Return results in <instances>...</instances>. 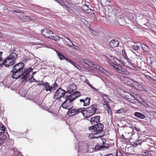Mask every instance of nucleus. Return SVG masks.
I'll return each mask as SVG.
<instances>
[{"instance_id": "nucleus-1", "label": "nucleus", "mask_w": 156, "mask_h": 156, "mask_svg": "<svg viewBox=\"0 0 156 156\" xmlns=\"http://www.w3.org/2000/svg\"><path fill=\"white\" fill-rule=\"evenodd\" d=\"M24 64L23 62H19L13 68L11 72L13 73L12 77L17 79L21 76L23 81H28L32 78L33 76L30 74L33 69L30 67L28 69L24 68Z\"/></svg>"}, {"instance_id": "nucleus-2", "label": "nucleus", "mask_w": 156, "mask_h": 156, "mask_svg": "<svg viewBox=\"0 0 156 156\" xmlns=\"http://www.w3.org/2000/svg\"><path fill=\"white\" fill-rule=\"evenodd\" d=\"M104 125L101 123L94 125L89 127V129L93 132V138H100L104 136L105 132L103 130Z\"/></svg>"}, {"instance_id": "nucleus-3", "label": "nucleus", "mask_w": 156, "mask_h": 156, "mask_svg": "<svg viewBox=\"0 0 156 156\" xmlns=\"http://www.w3.org/2000/svg\"><path fill=\"white\" fill-rule=\"evenodd\" d=\"M66 100L63 102L62 106L63 108L67 109H70L73 108V101L68 95H65Z\"/></svg>"}, {"instance_id": "nucleus-4", "label": "nucleus", "mask_w": 156, "mask_h": 156, "mask_svg": "<svg viewBox=\"0 0 156 156\" xmlns=\"http://www.w3.org/2000/svg\"><path fill=\"white\" fill-rule=\"evenodd\" d=\"M97 105H92L89 107L85 109V115L84 117H88L94 114L96 112L97 110Z\"/></svg>"}, {"instance_id": "nucleus-5", "label": "nucleus", "mask_w": 156, "mask_h": 156, "mask_svg": "<svg viewBox=\"0 0 156 156\" xmlns=\"http://www.w3.org/2000/svg\"><path fill=\"white\" fill-rule=\"evenodd\" d=\"M66 94L65 91L60 87L56 90L54 96V98L56 100H58L64 97Z\"/></svg>"}, {"instance_id": "nucleus-6", "label": "nucleus", "mask_w": 156, "mask_h": 156, "mask_svg": "<svg viewBox=\"0 0 156 156\" xmlns=\"http://www.w3.org/2000/svg\"><path fill=\"white\" fill-rule=\"evenodd\" d=\"M114 65H112L114 69L119 73L122 75H127L129 74V73L124 68L117 66L115 64H114Z\"/></svg>"}, {"instance_id": "nucleus-7", "label": "nucleus", "mask_w": 156, "mask_h": 156, "mask_svg": "<svg viewBox=\"0 0 156 156\" xmlns=\"http://www.w3.org/2000/svg\"><path fill=\"white\" fill-rule=\"evenodd\" d=\"M131 84L134 88L139 91H142L143 90V87L142 85L133 79H129Z\"/></svg>"}, {"instance_id": "nucleus-8", "label": "nucleus", "mask_w": 156, "mask_h": 156, "mask_svg": "<svg viewBox=\"0 0 156 156\" xmlns=\"http://www.w3.org/2000/svg\"><path fill=\"white\" fill-rule=\"evenodd\" d=\"M12 61L9 57L8 56L4 61H2V64L5 66L9 67L10 66H12L14 64L15 62Z\"/></svg>"}, {"instance_id": "nucleus-9", "label": "nucleus", "mask_w": 156, "mask_h": 156, "mask_svg": "<svg viewBox=\"0 0 156 156\" xmlns=\"http://www.w3.org/2000/svg\"><path fill=\"white\" fill-rule=\"evenodd\" d=\"M100 117L99 116H94L90 119V122L92 125H96L100 122Z\"/></svg>"}, {"instance_id": "nucleus-10", "label": "nucleus", "mask_w": 156, "mask_h": 156, "mask_svg": "<svg viewBox=\"0 0 156 156\" xmlns=\"http://www.w3.org/2000/svg\"><path fill=\"white\" fill-rule=\"evenodd\" d=\"M109 44L111 48H115L119 46V41L117 39H113L109 42Z\"/></svg>"}, {"instance_id": "nucleus-11", "label": "nucleus", "mask_w": 156, "mask_h": 156, "mask_svg": "<svg viewBox=\"0 0 156 156\" xmlns=\"http://www.w3.org/2000/svg\"><path fill=\"white\" fill-rule=\"evenodd\" d=\"M50 37H47V38H49L53 39L55 41L59 40H60L59 37L56 34L52 31H51L49 34V36Z\"/></svg>"}, {"instance_id": "nucleus-12", "label": "nucleus", "mask_w": 156, "mask_h": 156, "mask_svg": "<svg viewBox=\"0 0 156 156\" xmlns=\"http://www.w3.org/2000/svg\"><path fill=\"white\" fill-rule=\"evenodd\" d=\"M73 100L81 96V93L79 91L75 92L73 94L68 95Z\"/></svg>"}, {"instance_id": "nucleus-13", "label": "nucleus", "mask_w": 156, "mask_h": 156, "mask_svg": "<svg viewBox=\"0 0 156 156\" xmlns=\"http://www.w3.org/2000/svg\"><path fill=\"white\" fill-rule=\"evenodd\" d=\"M108 58L109 60L115 63V64H117L118 65H120V61L116 57L109 55L108 56ZM113 65H114V64Z\"/></svg>"}, {"instance_id": "nucleus-14", "label": "nucleus", "mask_w": 156, "mask_h": 156, "mask_svg": "<svg viewBox=\"0 0 156 156\" xmlns=\"http://www.w3.org/2000/svg\"><path fill=\"white\" fill-rule=\"evenodd\" d=\"M51 31L48 28H44L41 31V33L43 35L46 37H50L49 34Z\"/></svg>"}, {"instance_id": "nucleus-15", "label": "nucleus", "mask_w": 156, "mask_h": 156, "mask_svg": "<svg viewBox=\"0 0 156 156\" xmlns=\"http://www.w3.org/2000/svg\"><path fill=\"white\" fill-rule=\"evenodd\" d=\"M43 86L44 87L46 91H49L50 93L52 91V88L51 87L49 83L48 82L44 83Z\"/></svg>"}, {"instance_id": "nucleus-16", "label": "nucleus", "mask_w": 156, "mask_h": 156, "mask_svg": "<svg viewBox=\"0 0 156 156\" xmlns=\"http://www.w3.org/2000/svg\"><path fill=\"white\" fill-rule=\"evenodd\" d=\"M77 89L76 85L75 84H73L70 85V89L67 90L66 93L68 92L69 94H72V93L74 92V91L76 90Z\"/></svg>"}, {"instance_id": "nucleus-17", "label": "nucleus", "mask_w": 156, "mask_h": 156, "mask_svg": "<svg viewBox=\"0 0 156 156\" xmlns=\"http://www.w3.org/2000/svg\"><path fill=\"white\" fill-rule=\"evenodd\" d=\"M107 148V147L105 146V145L103 146L100 145L99 144H97L95 147L94 150L95 151H97L99 150H101V149H102V150H105Z\"/></svg>"}, {"instance_id": "nucleus-18", "label": "nucleus", "mask_w": 156, "mask_h": 156, "mask_svg": "<svg viewBox=\"0 0 156 156\" xmlns=\"http://www.w3.org/2000/svg\"><path fill=\"white\" fill-rule=\"evenodd\" d=\"M148 20L145 18H143L141 19V23L144 27H148V25L149 24L148 23Z\"/></svg>"}, {"instance_id": "nucleus-19", "label": "nucleus", "mask_w": 156, "mask_h": 156, "mask_svg": "<svg viewBox=\"0 0 156 156\" xmlns=\"http://www.w3.org/2000/svg\"><path fill=\"white\" fill-rule=\"evenodd\" d=\"M9 57L11 58L12 61L15 62L16 58L17 57V55L14 52L12 53L8 56Z\"/></svg>"}, {"instance_id": "nucleus-20", "label": "nucleus", "mask_w": 156, "mask_h": 156, "mask_svg": "<svg viewBox=\"0 0 156 156\" xmlns=\"http://www.w3.org/2000/svg\"><path fill=\"white\" fill-rule=\"evenodd\" d=\"M104 105L105 106V109L108 111V114L112 115V112L111 108L109 106L108 103L106 102H105V103L104 104Z\"/></svg>"}, {"instance_id": "nucleus-21", "label": "nucleus", "mask_w": 156, "mask_h": 156, "mask_svg": "<svg viewBox=\"0 0 156 156\" xmlns=\"http://www.w3.org/2000/svg\"><path fill=\"white\" fill-rule=\"evenodd\" d=\"M134 116L141 119H143L145 118V116L143 114L137 112L135 113Z\"/></svg>"}, {"instance_id": "nucleus-22", "label": "nucleus", "mask_w": 156, "mask_h": 156, "mask_svg": "<svg viewBox=\"0 0 156 156\" xmlns=\"http://www.w3.org/2000/svg\"><path fill=\"white\" fill-rule=\"evenodd\" d=\"M140 45L142 49L145 52H148L149 51V48L146 44H141Z\"/></svg>"}, {"instance_id": "nucleus-23", "label": "nucleus", "mask_w": 156, "mask_h": 156, "mask_svg": "<svg viewBox=\"0 0 156 156\" xmlns=\"http://www.w3.org/2000/svg\"><path fill=\"white\" fill-rule=\"evenodd\" d=\"M129 58H123L122 60L120 61V64L119 65H120V66H124V65H125L126 64V63L127 62V61H128V60H129Z\"/></svg>"}, {"instance_id": "nucleus-24", "label": "nucleus", "mask_w": 156, "mask_h": 156, "mask_svg": "<svg viewBox=\"0 0 156 156\" xmlns=\"http://www.w3.org/2000/svg\"><path fill=\"white\" fill-rule=\"evenodd\" d=\"M63 41L64 42V43L67 46H69V47H72V45H71V44H68V43L69 42H70L71 43V41L69 40V39H68L66 37H64V38Z\"/></svg>"}, {"instance_id": "nucleus-25", "label": "nucleus", "mask_w": 156, "mask_h": 156, "mask_svg": "<svg viewBox=\"0 0 156 156\" xmlns=\"http://www.w3.org/2000/svg\"><path fill=\"white\" fill-rule=\"evenodd\" d=\"M133 98H134V99H131L130 98H127V100L128 101L131 102L133 104H136V103H138V100L137 99H135V97H133Z\"/></svg>"}, {"instance_id": "nucleus-26", "label": "nucleus", "mask_w": 156, "mask_h": 156, "mask_svg": "<svg viewBox=\"0 0 156 156\" xmlns=\"http://www.w3.org/2000/svg\"><path fill=\"white\" fill-rule=\"evenodd\" d=\"M84 108H80V109H76V115L78 114L80 112H81L83 115L84 116V115H85V112H84V111L85 109H83Z\"/></svg>"}, {"instance_id": "nucleus-27", "label": "nucleus", "mask_w": 156, "mask_h": 156, "mask_svg": "<svg viewBox=\"0 0 156 156\" xmlns=\"http://www.w3.org/2000/svg\"><path fill=\"white\" fill-rule=\"evenodd\" d=\"M83 62L87 65L88 66H92L93 65H94V64L93 62H90V61L86 59H84L83 60Z\"/></svg>"}, {"instance_id": "nucleus-28", "label": "nucleus", "mask_w": 156, "mask_h": 156, "mask_svg": "<svg viewBox=\"0 0 156 156\" xmlns=\"http://www.w3.org/2000/svg\"><path fill=\"white\" fill-rule=\"evenodd\" d=\"M90 98H87L86 99L84 100V106H86L89 105L90 104Z\"/></svg>"}, {"instance_id": "nucleus-29", "label": "nucleus", "mask_w": 156, "mask_h": 156, "mask_svg": "<svg viewBox=\"0 0 156 156\" xmlns=\"http://www.w3.org/2000/svg\"><path fill=\"white\" fill-rule=\"evenodd\" d=\"M57 54L58 55V56L59 57V58L61 60H62L63 59L66 60L67 58H66L63 55H62L61 53L57 52Z\"/></svg>"}, {"instance_id": "nucleus-30", "label": "nucleus", "mask_w": 156, "mask_h": 156, "mask_svg": "<svg viewBox=\"0 0 156 156\" xmlns=\"http://www.w3.org/2000/svg\"><path fill=\"white\" fill-rule=\"evenodd\" d=\"M19 18L21 20L24 21H27L30 19V17L29 16H23L20 17Z\"/></svg>"}, {"instance_id": "nucleus-31", "label": "nucleus", "mask_w": 156, "mask_h": 156, "mask_svg": "<svg viewBox=\"0 0 156 156\" xmlns=\"http://www.w3.org/2000/svg\"><path fill=\"white\" fill-rule=\"evenodd\" d=\"M69 110L68 112V114H71L70 116L74 115H76V110L75 109H73L71 110L70 109Z\"/></svg>"}, {"instance_id": "nucleus-32", "label": "nucleus", "mask_w": 156, "mask_h": 156, "mask_svg": "<svg viewBox=\"0 0 156 156\" xmlns=\"http://www.w3.org/2000/svg\"><path fill=\"white\" fill-rule=\"evenodd\" d=\"M116 111V113L118 114H121L123 113H126V110H125L124 108H121Z\"/></svg>"}, {"instance_id": "nucleus-33", "label": "nucleus", "mask_w": 156, "mask_h": 156, "mask_svg": "<svg viewBox=\"0 0 156 156\" xmlns=\"http://www.w3.org/2000/svg\"><path fill=\"white\" fill-rule=\"evenodd\" d=\"M147 112L149 115H153L155 118H156V112L148 111Z\"/></svg>"}, {"instance_id": "nucleus-34", "label": "nucleus", "mask_w": 156, "mask_h": 156, "mask_svg": "<svg viewBox=\"0 0 156 156\" xmlns=\"http://www.w3.org/2000/svg\"><path fill=\"white\" fill-rule=\"evenodd\" d=\"M6 138V136L4 134H0V140L3 142V141L5 140Z\"/></svg>"}, {"instance_id": "nucleus-35", "label": "nucleus", "mask_w": 156, "mask_h": 156, "mask_svg": "<svg viewBox=\"0 0 156 156\" xmlns=\"http://www.w3.org/2000/svg\"><path fill=\"white\" fill-rule=\"evenodd\" d=\"M130 48L135 50H138L139 48V46L136 44L131 45Z\"/></svg>"}, {"instance_id": "nucleus-36", "label": "nucleus", "mask_w": 156, "mask_h": 156, "mask_svg": "<svg viewBox=\"0 0 156 156\" xmlns=\"http://www.w3.org/2000/svg\"><path fill=\"white\" fill-rule=\"evenodd\" d=\"M85 82L91 88L93 89H96V88L93 87V86L89 82L88 80L86 79V80L85 81Z\"/></svg>"}, {"instance_id": "nucleus-37", "label": "nucleus", "mask_w": 156, "mask_h": 156, "mask_svg": "<svg viewBox=\"0 0 156 156\" xmlns=\"http://www.w3.org/2000/svg\"><path fill=\"white\" fill-rule=\"evenodd\" d=\"M130 60L129 59L128 61H127V63L126 64L125 66H132L133 65V64L130 61Z\"/></svg>"}, {"instance_id": "nucleus-38", "label": "nucleus", "mask_w": 156, "mask_h": 156, "mask_svg": "<svg viewBox=\"0 0 156 156\" xmlns=\"http://www.w3.org/2000/svg\"><path fill=\"white\" fill-rule=\"evenodd\" d=\"M58 86V85L57 84V83L56 82H55L53 86H51V87L52 88V90H55L56 89Z\"/></svg>"}, {"instance_id": "nucleus-39", "label": "nucleus", "mask_w": 156, "mask_h": 156, "mask_svg": "<svg viewBox=\"0 0 156 156\" xmlns=\"http://www.w3.org/2000/svg\"><path fill=\"white\" fill-rule=\"evenodd\" d=\"M122 54L123 56V58H127L128 57L127 56L126 53L124 50L122 51Z\"/></svg>"}, {"instance_id": "nucleus-40", "label": "nucleus", "mask_w": 156, "mask_h": 156, "mask_svg": "<svg viewBox=\"0 0 156 156\" xmlns=\"http://www.w3.org/2000/svg\"><path fill=\"white\" fill-rule=\"evenodd\" d=\"M116 156H122V154L121 151L118 150H117L116 151Z\"/></svg>"}, {"instance_id": "nucleus-41", "label": "nucleus", "mask_w": 156, "mask_h": 156, "mask_svg": "<svg viewBox=\"0 0 156 156\" xmlns=\"http://www.w3.org/2000/svg\"><path fill=\"white\" fill-rule=\"evenodd\" d=\"M72 65H73L74 66L76 67L77 69H78L79 70L80 69H81V68L80 66H79L78 65L76 64L74 62L73 63V64Z\"/></svg>"}, {"instance_id": "nucleus-42", "label": "nucleus", "mask_w": 156, "mask_h": 156, "mask_svg": "<svg viewBox=\"0 0 156 156\" xmlns=\"http://www.w3.org/2000/svg\"><path fill=\"white\" fill-rule=\"evenodd\" d=\"M71 45L73 46V48L76 49L78 50L79 49V47L76 45H74L72 42H71Z\"/></svg>"}, {"instance_id": "nucleus-43", "label": "nucleus", "mask_w": 156, "mask_h": 156, "mask_svg": "<svg viewBox=\"0 0 156 156\" xmlns=\"http://www.w3.org/2000/svg\"><path fill=\"white\" fill-rule=\"evenodd\" d=\"M3 53V52L2 51H0V62H1L2 63V61H4V60L2 59V54Z\"/></svg>"}, {"instance_id": "nucleus-44", "label": "nucleus", "mask_w": 156, "mask_h": 156, "mask_svg": "<svg viewBox=\"0 0 156 156\" xmlns=\"http://www.w3.org/2000/svg\"><path fill=\"white\" fill-rule=\"evenodd\" d=\"M143 105L146 108H149V105L146 102H143Z\"/></svg>"}, {"instance_id": "nucleus-45", "label": "nucleus", "mask_w": 156, "mask_h": 156, "mask_svg": "<svg viewBox=\"0 0 156 156\" xmlns=\"http://www.w3.org/2000/svg\"><path fill=\"white\" fill-rule=\"evenodd\" d=\"M132 145L133 147H136L138 145V143L137 142H133Z\"/></svg>"}, {"instance_id": "nucleus-46", "label": "nucleus", "mask_w": 156, "mask_h": 156, "mask_svg": "<svg viewBox=\"0 0 156 156\" xmlns=\"http://www.w3.org/2000/svg\"><path fill=\"white\" fill-rule=\"evenodd\" d=\"M66 61H67V62H69L71 63V64L73 65V64L74 62H73L72 61L70 60L69 59L67 58L66 59Z\"/></svg>"}, {"instance_id": "nucleus-47", "label": "nucleus", "mask_w": 156, "mask_h": 156, "mask_svg": "<svg viewBox=\"0 0 156 156\" xmlns=\"http://www.w3.org/2000/svg\"><path fill=\"white\" fill-rule=\"evenodd\" d=\"M63 5V6H65L66 7V8H67L68 9L69 8V7H68L66 4L64 3V2H62V3H61V5Z\"/></svg>"}, {"instance_id": "nucleus-48", "label": "nucleus", "mask_w": 156, "mask_h": 156, "mask_svg": "<svg viewBox=\"0 0 156 156\" xmlns=\"http://www.w3.org/2000/svg\"><path fill=\"white\" fill-rule=\"evenodd\" d=\"M39 82H40L38 84H37V85H43V84H44V82H43V81H39Z\"/></svg>"}, {"instance_id": "nucleus-49", "label": "nucleus", "mask_w": 156, "mask_h": 156, "mask_svg": "<svg viewBox=\"0 0 156 156\" xmlns=\"http://www.w3.org/2000/svg\"><path fill=\"white\" fill-rule=\"evenodd\" d=\"M134 129L137 132H139L140 131V129L137 127H134Z\"/></svg>"}, {"instance_id": "nucleus-50", "label": "nucleus", "mask_w": 156, "mask_h": 156, "mask_svg": "<svg viewBox=\"0 0 156 156\" xmlns=\"http://www.w3.org/2000/svg\"><path fill=\"white\" fill-rule=\"evenodd\" d=\"M30 19H29V20H34L36 18L34 16H32L31 17H30Z\"/></svg>"}, {"instance_id": "nucleus-51", "label": "nucleus", "mask_w": 156, "mask_h": 156, "mask_svg": "<svg viewBox=\"0 0 156 156\" xmlns=\"http://www.w3.org/2000/svg\"><path fill=\"white\" fill-rule=\"evenodd\" d=\"M140 141L141 140H138L137 141V142L138 143V145H141L142 144V142L141 141Z\"/></svg>"}, {"instance_id": "nucleus-52", "label": "nucleus", "mask_w": 156, "mask_h": 156, "mask_svg": "<svg viewBox=\"0 0 156 156\" xmlns=\"http://www.w3.org/2000/svg\"><path fill=\"white\" fill-rule=\"evenodd\" d=\"M80 102L81 103L83 102V105L84 106V100L83 99H80Z\"/></svg>"}, {"instance_id": "nucleus-53", "label": "nucleus", "mask_w": 156, "mask_h": 156, "mask_svg": "<svg viewBox=\"0 0 156 156\" xmlns=\"http://www.w3.org/2000/svg\"><path fill=\"white\" fill-rule=\"evenodd\" d=\"M30 59V58H28V59H27V58H25V59H24L23 60V62H27V61L28 60H29Z\"/></svg>"}, {"instance_id": "nucleus-54", "label": "nucleus", "mask_w": 156, "mask_h": 156, "mask_svg": "<svg viewBox=\"0 0 156 156\" xmlns=\"http://www.w3.org/2000/svg\"><path fill=\"white\" fill-rule=\"evenodd\" d=\"M57 2L61 5V3H62V2L61 0L57 1Z\"/></svg>"}, {"instance_id": "nucleus-55", "label": "nucleus", "mask_w": 156, "mask_h": 156, "mask_svg": "<svg viewBox=\"0 0 156 156\" xmlns=\"http://www.w3.org/2000/svg\"><path fill=\"white\" fill-rule=\"evenodd\" d=\"M32 71L30 73V74L31 75H32L33 76V75H34V74H35L36 73V72H33V73H32V74H31L30 73H32ZM32 78H33V77Z\"/></svg>"}, {"instance_id": "nucleus-56", "label": "nucleus", "mask_w": 156, "mask_h": 156, "mask_svg": "<svg viewBox=\"0 0 156 156\" xmlns=\"http://www.w3.org/2000/svg\"><path fill=\"white\" fill-rule=\"evenodd\" d=\"M92 33L94 35H96V34H97V33L96 32V31L94 30H93L92 31Z\"/></svg>"}, {"instance_id": "nucleus-57", "label": "nucleus", "mask_w": 156, "mask_h": 156, "mask_svg": "<svg viewBox=\"0 0 156 156\" xmlns=\"http://www.w3.org/2000/svg\"><path fill=\"white\" fill-rule=\"evenodd\" d=\"M13 11L16 12V13H18V12H20V11H19V10H13Z\"/></svg>"}, {"instance_id": "nucleus-58", "label": "nucleus", "mask_w": 156, "mask_h": 156, "mask_svg": "<svg viewBox=\"0 0 156 156\" xmlns=\"http://www.w3.org/2000/svg\"><path fill=\"white\" fill-rule=\"evenodd\" d=\"M3 142L0 140V146H1L3 144Z\"/></svg>"}, {"instance_id": "nucleus-59", "label": "nucleus", "mask_w": 156, "mask_h": 156, "mask_svg": "<svg viewBox=\"0 0 156 156\" xmlns=\"http://www.w3.org/2000/svg\"><path fill=\"white\" fill-rule=\"evenodd\" d=\"M104 96L105 97V98H108V96L106 95V94H104Z\"/></svg>"}, {"instance_id": "nucleus-60", "label": "nucleus", "mask_w": 156, "mask_h": 156, "mask_svg": "<svg viewBox=\"0 0 156 156\" xmlns=\"http://www.w3.org/2000/svg\"><path fill=\"white\" fill-rule=\"evenodd\" d=\"M139 156H146V155L143 154H139Z\"/></svg>"}, {"instance_id": "nucleus-61", "label": "nucleus", "mask_w": 156, "mask_h": 156, "mask_svg": "<svg viewBox=\"0 0 156 156\" xmlns=\"http://www.w3.org/2000/svg\"><path fill=\"white\" fill-rule=\"evenodd\" d=\"M135 54H136V56H139V55H140V54L138 52H137V54H136V53H135Z\"/></svg>"}, {"instance_id": "nucleus-62", "label": "nucleus", "mask_w": 156, "mask_h": 156, "mask_svg": "<svg viewBox=\"0 0 156 156\" xmlns=\"http://www.w3.org/2000/svg\"><path fill=\"white\" fill-rule=\"evenodd\" d=\"M17 156H23V155L20 154H18L17 155Z\"/></svg>"}, {"instance_id": "nucleus-63", "label": "nucleus", "mask_w": 156, "mask_h": 156, "mask_svg": "<svg viewBox=\"0 0 156 156\" xmlns=\"http://www.w3.org/2000/svg\"><path fill=\"white\" fill-rule=\"evenodd\" d=\"M3 65H4L2 63L0 64V67L2 66Z\"/></svg>"}, {"instance_id": "nucleus-64", "label": "nucleus", "mask_w": 156, "mask_h": 156, "mask_svg": "<svg viewBox=\"0 0 156 156\" xmlns=\"http://www.w3.org/2000/svg\"><path fill=\"white\" fill-rule=\"evenodd\" d=\"M5 87H6L7 88H9V86L8 85H5Z\"/></svg>"}]
</instances>
